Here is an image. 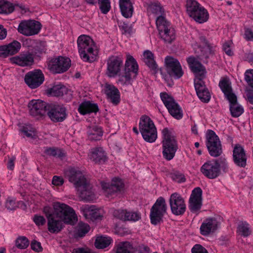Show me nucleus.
<instances>
[{
	"label": "nucleus",
	"instance_id": "25",
	"mask_svg": "<svg viewBox=\"0 0 253 253\" xmlns=\"http://www.w3.org/2000/svg\"><path fill=\"white\" fill-rule=\"evenodd\" d=\"M105 93L107 98L114 105L118 104L121 100L120 93L114 85L106 84L104 87Z\"/></svg>",
	"mask_w": 253,
	"mask_h": 253
},
{
	"label": "nucleus",
	"instance_id": "36",
	"mask_svg": "<svg viewBox=\"0 0 253 253\" xmlns=\"http://www.w3.org/2000/svg\"><path fill=\"white\" fill-rule=\"evenodd\" d=\"M84 214L86 218H90L92 220L99 219L101 216L99 210L94 205L85 206L84 210Z\"/></svg>",
	"mask_w": 253,
	"mask_h": 253
},
{
	"label": "nucleus",
	"instance_id": "40",
	"mask_svg": "<svg viewBox=\"0 0 253 253\" xmlns=\"http://www.w3.org/2000/svg\"><path fill=\"white\" fill-rule=\"evenodd\" d=\"M20 132L23 136L28 138H34L36 136V130L31 125H25L20 128Z\"/></svg>",
	"mask_w": 253,
	"mask_h": 253
},
{
	"label": "nucleus",
	"instance_id": "60",
	"mask_svg": "<svg viewBox=\"0 0 253 253\" xmlns=\"http://www.w3.org/2000/svg\"><path fill=\"white\" fill-rule=\"evenodd\" d=\"M192 253H208L207 250L200 244H196L191 250Z\"/></svg>",
	"mask_w": 253,
	"mask_h": 253
},
{
	"label": "nucleus",
	"instance_id": "39",
	"mask_svg": "<svg viewBox=\"0 0 253 253\" xmlns=\"http://www.w3.org/2000/svg\"><path fill=\"white\" fill-rule=\"evenodd\" d=\"M132 245L128 242L118 243L116 246V253H133Z\"/></svg>",
	"mask_w": 253,
	"mask_h": 253
},
{
	"label": "nucleus",
	"instance_id": "30",
	"mask_svg": "<svg viewBox=\"0 0 253 253\" xmlns=\"http://www.w3.org/2000/svg\"><path fill=\"white\" fill-rule=\"evenodd\" d=\"M142 59L153 74H156L158 72V66L154 59V55L151 51L149 50L144 51Z\"/></svg>",
	"mask_w": 253,
	"mask_h": 253
},
{
	"label": "nucleus",
	"instance_id": "28",
	"mask_svg": "<svg viewBox=\"0 0 253 253\" xmlns=\"http://www.w3.org/2000/svg\"><path fill=\"white\" fill-rule=\"evenodd\" d=\"M89 158L95 163H104L107 159L106 153L102 148H95L91 150Z\"/></svg>",
	"mask_w": 253,
	"mask_h": 253
},
{
	"label": "nucleus",
	"instance_id": "4",
	"mask_svg": "<svg viewBox=\"0 0 253 253\" xmlns=\"http://www.w3.org/2000/svg\"><path fill=\"white\" fill-rule=\"evenodd\" d=\"M156 24L160 37L166 44H171L175 40V31L164 16H158Z\"/></svg>",
	"mask_w": 253,
	"mask_h": 253
},
{
	"label": "nucleus",
	"instance_id": "46",
	"mask_svg": "<svg viewBox=\"0 0 253 253\" xmlns=\"http://www.w3.org/2000/svg\"><path fill=\"white\" fill-rule=\"evenodd\" d=\"M238 232L243 237H248L251 233L249 224L246 222L240 223L237 228Z\"/></svg>",
	"mask_w": 253,
	"mask_h": 253
},
{
	"label": "nucleus",
	"instance_id": "38",
	"mask_svg": "<svg viewBox=\"0 0 253 253\" xmlns=\"http://www.w3.org/2000/svg\"><path fill=\"white\" fill-rule=\"evenodd\" d=\"M219 86L227 99L230 98V96H232V95H235L232 92L231 83L227 78L221 80L219 83Z\"/></svg>",
	"mask_w": 253,
	"mask_h": 253
},
{
	"label": "nucleus",
	"instance_id": "57",
	"mask_svg": "<svg viewBox=\"0 0 253 253\" xmlns=\"http://www.w3.org/2000/svg\"><path fill=\"white\" fill-rule=\"evenodd\" d=\"M120 27L124 31V33L125 34H131L135 31L131 24H128L125 22Z\"/></svg>",
	"mask_w": 253,
	"mask_h": 253
},
{
	"label": "nucleus",
	"instance_id": "31",
	"mask_svg": "<svg viewBox=\"0 0 253 253\" xmlns=\"http://www.w3.org/2000/svg\"><path fill=\"white\" fill-rule=\"evenodd\" d=\"M154 128H156V127L150 117L146 115L141 117L139 123V129L141 134Z\"/></svg>",
	"mask_w": 253,
	"mask_h": 253
},
{
	"label": "nucleus",
	"instance_id": "7",
	"mask_svg": "<svg viewBox=\"0 0 253 253\" xmlns=\"http://www.w3.org/2000/svg\"><path fill=\"white\" fill-rule=\"evenodd\" d=\"M206 146L210 155L213 157H217L222 153L221 141L218 136L212 130H208L206 134Z\"/></svg>",
	"mask_w": 253,
	"mask_h": 253
},
{
	"label": "nucleus",
	"instance_id": "47",
	"mask_svg": "<svg viewBox=\"0 0 253 253\" xmlns=\"http://www.w3.org/2000/svg\"><path fill=\"white\" fill-rule=\"evenodd\" d=\"M45 153L49 156H52L58 158H62L64 156V154L63 151L58 148H48L45 150Z\"/></svg>",
	"mask_w": 253,
	"mask_h": 253
},
{
	"label": "nucleus",
	"instance_id": "22",
	"mask_svg": "<svg viewBox=\"0 0 253 253\" xmlns=\"http://www.w3.org/2000/svg\"><path fill=\"white\" fill-rule=\"evenodd\" d=\"M219 226V222L215 218H208L204 220L200 228V233L205 236L214 232Z\"/></svg>",
	"mask_w": 253,
	"mask_h": 253
},
{
	"label": "nucleus",
	"instance_id": "42",
	"mask_svg": "<svg viewBox=\"0 0 253 253\" xmlns=\"http://www.w3.org/2000/svg\"><path fill=\"white\" fill-rule=\"evenodd\" d=\"M112 239L109 237L100 236L96 239L95 246L98 249H104L108 247L111 243Z\"/></svg>",
	"mask_w": 253,
	"mask_h": 253
},
{
	"label": "nucleus",
	"instance_id": "35",
	"mask_svg": "<svg viewBox=\"0 0 253 253\" xmlns=\"http://www.w3.org/2000/svg\"><path fill=\"white\" fill-rule=\"evenodd\" d=\"M88 138L91 140H100L103 134V131L101 127L92 126H88L87 130Z\"/></svg>",
	"mask_w": 253,
	"mask_h": 253
},
{
	"label": "nucleus",
	"instance_id": "26",
	"mask_svg": "<svg viewBox=\"0 0 253 253\" xmlns=\"http://www.w3.org/2000/svg\"><path fill=\"white\" fill-rule=\"evenodd\" d=\"M187 61L192 72L195 75V78H205L206 70L204 66L195 58L189 57L187 58Z\"/></svg>",
	"mask_w": 253,
	"mask_h": 253
},
{
	"label": "nucleus",
	"instance_id": "45",
	"mask_svg": "<svg viewBox=\"0 0 253 253\" xmlns=\"http://www.w3.org/2000/svg\"><path fill=\"white\" fill-rule=\"evenodd\" d=\"M67 91V88L65 86L57 84L50 88V93L55 96H61L66 93Z\"/></svg>",
	"mask_w": 253,
	"mask_h": 253
},
{
	"label": "nucleus",
	"instance_id": "41",
	"mask_svg": "<svg viewBox=\"0 0 253 253\" xmlns=\"http://www.w3.org/2000/svg\"><path fill=\"white\" fill-rule=\"evenodd\" d=\"M147 11L149 13L154 14L159 16H163L164 9L159 3L154 2L150 4L148 7Z\"/></svg>",
	"mask_w": 253,
	"mask_h": 253
},
{
	"label": "nucleus",
	"instance_id": "44",
	"mask_svg": "<svg viewBox=\"0 0 253 253\" xmlns=\"http://www.w3.org/2000/svg\"><path fill=\"white\" fill-rule=\"evenodd\" d=\"M14 9L13 4L5 0H0V14H8L13 11Z\"/></svg>",
	"mask_w": 253,
	"mask_h": 253
},
{
	"label": "nucleus",
	"instance_id": "18",
	"mask_svg": "<svg viewBox=\"0 0 253 253\" xmlns=\"http://www.w3.org/2000/svg\"><path fill=\"white\" fill-rule=\"evenodd\" d=\"M66 175L70 182L73 183L75 188L78 189L82 187L83 184H86L87 181L84 174L79 169L72 168L66 172Z\"/></svg>",
	"mask_w": 253,
	"mask_h": 253
},
{
	"label": "nucleus",
	"instance_id": "10",
	"mask_svg": "<svg viewBox=\"0 0 253 253\" xmlns=\"http://www.w3.org/2000/svg\"><path fill=\"white\" fill-rule=\"evenodd\" d=\"M160 97L172 117L176 119L182 118V111L171 96L166 92H162L160 94Z\"/></svg>",
	"mask_w": 253,
	"mask_h": 253
},
{
	"label": "nucleus",
	"instance_id": "52",
	"mask_svg": "<svg viewBox=\"0 0 253 253\" xmlns=\"http://www.w3.org/2000/svg\"><path fill=\"white\" fill-rule=\"evenodd\" d=\"M29 244L28 240L25 237H20L15 241L16 246L20 249L26 248Z\"/></svg>",
	"mask_w": 253,
	"mask_h": 253
},
{
	"label": "nucleus",
	"instance_id": "32",
	"mask_svg": "<svg viewBox=\"0 0 253 253\" xmlns=\"http://www.w3.org/2000/svg\"><path fill=\"white\" fill-rule=\"evenodd\" d=\"M230 98L227 99L230 102V110L231 115L234 117H238L244 112L243 108L237 102L236 95H232Z\"/></svg>",
	"mask_w": 253,
	"mask_h": 253
},
{
	"label": "nucleus",
	"instance_id": "61",
	"mask_svg": "<svg viewBox=\"0 0 253 253\" xmlns=\"http://www.w3.org/2000/svg\"><path fill=\"white\" fill-rule=\"evenodd\" d=\"M33 220L37 226H42L45 223V219L43 216L35 215L33 217Z\"/></svg>",
	"mask_w": 253,
	"mask_h": 253
},
{
	"label": "nucleus",
	"instance_id": "27",
	"mask_svg": "<svg viewBox=\"0 0 253 253\" xmlns=\"http://www.w3.org/2000/svg\"><path fill=\"white\" fill-rule=\"evenodd\" d=\"M78 194L82 200L85 201H92L95 199L94 192L92 190L91 186L86 182L83 184L82 187L77 189Z\"/></svg>",
	"mask_w": 253,
	"mask_h": 253
},
{
	"label": "nucleus",
	"instance_id": "6",
	"mask_svg": "<svg viewBox=\"0 0 253 253\" xmlns=\"http://www.w3.org/2000/svg\"><path fill=\"white\" fill-rule=\"evenodd\" d=\"M167 206L165 199L159 197L150 210V217L153 225H157L163 220L164 215L167 213Z\"/></svg>",
	"mask_w": 253,
	"mask_h": 253
},
{
	"label": "nucleus",
	"instance_id": "50",
	"mask_svg": "<svg viewBox=\"0 0 253 253\" xmlns=\"http://www.w3.org/2000/svg\"><path fill=\"white\" fill-rule=\"evenodd\" d=\"M204 79V78L195 79L194 85L196 92H199V91L200 92L202 91H205V90H208L206 87L204 82L203 81Z\"/></svg>",
	"mask_w": 253,
	"mask_h": 253
},
{
	"label": "nucleus",
	"instance_id": "59",
	"mask_svg": "<svg viewBox=\"0 0 253 253\" xmlns=\"http://www.w3.org/2000/svg\"><path fill=\"white\" fill-rule=\"evenodd\" d=\"M172 179L177 182H183L185 181L184 175L179 172H174L171 174Z\"/></svg>",
	"mask_w": 253,
	"mask_h": 253
},
{
	"label": "nucleus",
	"instance_id": "14",
	"mask_svg": "<svg viewBox=\"0 0 253 253\" xmlns=\"http://www.w3.org/2000/svg\"><path fill=\"white\" fill-rule=\"evenodd\" d=\"M69 58L59 56L51 59L48 63V69L54 73H62L66 72L71 65Z\"/></svg>",
	"mask_w": 253,
	"mask_h": 253
},
{
	"label": "nucleus",
	"instance_id": "17",
	"mask_svg": "<svg viewBox=\"0 0 253 253\" xmlns=\"http://www.w3.org/2000/svg\"><path fill=\"white\" fill-rule=\"evenodd\" d=\"M123 60L118 56H112L107 62L106 75L110 78L115 77L119 75L123 68Z\"/></svg>",
	"mask_w": 253,
	"mask_h": 253
},
{
	"label": "nucleus",
	"instance_id": "56",
	"mask_svg": "<svg viewBox=\"0 0 253 253\" xmlns=\"http://www.w3.org/2000/svg\"><path fill=\"white\" fill-rule=\"evenodd\" d=\"M245 80L248 84L253 88V69L247 70L245 73Z\"/></svg>",
	"mask_w": 253,
	"mask_h": 253
},
{
	"label": "nucleus",
	"instance_id": "11",
	"mask_svg": "<svg viewBox=\"0 0 253 253\" xmlns=\"http://www.w3.org/2000/svg\"><path fill=\"white\" fill-rule=\"evenodd\" d=\"M165 64L167 73L169 77L178 79L183 76V71L177 59L168 56L165 58Z\"/></svg>",
	"mask_w": 253,
	"mask_h": 253
},
{
	"label": "nucleus",
	"instance_id": "1",
	"mask_svg": "<svg viewBox=\"0 0 253 253\" xmlns=\"http://www.w3.org/2000/svg\"><path fill=\"white\" fill-rule=\"evenodd\" d=\"M77 44L80 56L84 61L92 62L95 60L98 51L95 42L89 36H79Z\"/></svg>",
	"mask_w": 253,
	"mask_h": 253
},
{
	"label": "nucleus",
	"instance_id": "62",
	"mask_svg": "<svg viewBox=\"0 0 253 253\" xmlns=\"http://www.w3.org/2000/svg\"><path fill=\"white\" fill-rule=\"evenodd\" d=\"M5 207L8 210H14L17 207L15 201L10 198H8L6 202Z\"/></svg>",
	"mask_w": 253,
	"mask_h": 253
},
{
	"label": "nucleus",
	"instance_id": "64",
	"mask_svg": "<svg viewBox=\"0 0 253 253\" xmlns=\"http://www.w3.org/2000/svg\"><path fill=\"white\" fill-rule=\"evenodd\" d=\"M31 247L33 250L37 252H41L42 250L41 243L36 241L32 242L31 244Z\"/></svg>",
	"mask_w": 253,
	"mask_h": 253
},
{
	"label": "nucleus",
	"instance_id": "24",
	"mask_svg": "<svg viewBox=\"0 0 253 253\" xmlns=\"http://www.w3.org/2000/svg\"><path fill=\"white\" fill-rule=\"evenodd\" d=\"M233 159L238 166L244 168L247 164V157L243 147L240 144L235 145L233 151Z\"/></svg>",
	"mask_w": 253,
	"mask_h": 253
},
{
	"label": "nucleus",
	"instance_id": "37",
	"mask_svg": "<svg viewBox=\"0 0 253 253\" xmlns=\"http://www.w3.org/2000/svg\"><path fill=\"white\" fill-rule=\"evenodd\" d=\"M79 112L83 114L96 112L98 110V106L96 104H93L89 101H85L82 103L78 109Z\"/></svg>",
	"mask_w": 253,
	"mask_h": 253
},
{
	"label": "nucleus",
	"instance_id": "34",
	"mask_svg": "<svg viewBox=\"0 0 253 253\" xmlns=\"http://www.w3.org/2000/svg\"><path fill=\"white\" fill-rule=\"evenodd\" d=\"M138 65L134 58L130 55H126L125 63V71L130 72L136 76L138 70Z\"/></svg>",
	"mask_w": 253,
	"mask_h": 253
},
{
	"label": "nucleus",
	"instance_id": "15",
	"mask_svg": "<svg viewBox=\"0 0 253 253\" xmlns=\"http://www.w3.org/2000/svg\"><path fill=\"white\" fill-rule=\"evenodd\" d=\"M200 171L204 176L208 178H216L220 173L218 160H212L206 162L201 167Z\"/></svg>",
	"mask_w": 253,
	"mask_h": 253
},
{
	"label": "nucleus",
	"instance_id": "29",
	"mask_svg": "<svg viewBox=\"0 0 253 253\" xmlns=\"http://www.w3.org/2000/svg\"><path fill=\"white\" fill-rule=\"evenodd\" d=\"M11 61L19 66L24 67L31 65L34 62V58L32 54L27 53L12 57Z\"/></svg>",
	"mask_w": 253,
	"mask_h": 253
},
{
	"label": "nucleus",
	"instance_id": "9",
	"mask_svg": "<svg viewBox=\"0 0 253 253\" xmlns=\"http://www.w3.org/2000/svg\"><path fill=\"white\" fill-rule=\"evenodd\" d=\"M41 27V24L39 21L34 20H22L19 24L17 30L20 34L30 37L38 34Z\"/></svg>",
	"mask_w": 253,
	"mask_h": 253
},
{
	"label": "nucleus",
	"instance_id": "20",
	"mask_svg": "<svg viewBox=\"0 0 253 253\" xmlns=\"http://www.w3.org/2000/svg\"><path fill=\"white\" fill-rule=\"evenodd\" d=\"M48 109V116L53 122H61L67 117L66 109L62 105H53Z\"/></svg>",
	"mask_w": 253,
	"mask_h": 253
},
{
	"label": "nucleus",
	"instance_id": "55",
	"mask_svg": "<svg viewBox=\"0 0 253 253\" xmlns=\"http://www.w3.org/2000/svg\"><path fill=\"white\" fill-rule=\"evenodd\" d=\"M199 99L203 102H208L211 98V95L208 90H205V91H199L196 92Z\"/></svg>",
	"mask_w": 253,
	"mask_h": 253
},
{
	"label": "nucleus",
	"instance_id": "21",
	"mask_svg": "<svg viewBox=\"0 0 253 253\" xmlns=\"http://www.w3.org/2000/svg\"><path fill=\"white\" fill-rule=\"evenodd\" d=\"M202 190L200 187L194 189L189 201V208L191 212L199 211L202 206Z\"/></svg>",
	"mask_w": 253,
	"mask_h": 253
},
{
	"label": "nucleus",
	"instance_id": "48",
	"mask_svg": "<svg viewBox=\"0 0 253 253\" xmlns=\"http://www.w3.org/2000/svg\"><path fill=\"white\" fill-rule=\"evenodd\" d=\"M126 221L136 222L141 218V214L138 212L126 211Z\"/></svg>",
	"mask_w": 253,
	"mask_h": 253
},
{
	"label": "nucleus",
	"instance_id": "53",
	"mask_svg": "<svg viewBox=\"0 0 253 253\" xmlns=\"http://www.w3.org/2000/svg\"><path fill=\"white\" fill-rule=\"evenodd\" d=\"M132 73L126 72L125 75L120 76L118 82L122 85L128 84L130 83Z\"/></svg>",
	"mask_w": 253,
	"mask_h": 253
},
{
	"label": "nucleus",
	"instance_id": "16",
	"mask_svg": "<svg viewBox=\"0 0 253 253\" xmlns=\"http://www.w3.org/2000/svg\"><path fill=\"white\" fill-rule=\"evenodd\" d=\"M44 80V75L40 69H36L28 72L24 77L25 83L32 89L36 88L41 85Z\"/></svg>",
	"mask_w": 253,
	"mask_h": 253
},
{
	"label": "nucleus",
	"instance_id": "3",
	"mask_svg": "<svg viewBox=\"0 0 253 253\" xmlns=\"http://www.w3.org/2000/svg\"><path fill=\"white\" fill-rule=\"evenodd\" d=\"M51 213L64 220V223L74 224L77 219L75 211L68 205L56 202L52 204V208L50 207Z\"/></svg>",
	"mask_w": 253,
	"mask_h": 253
},
{
	"label": "nucleus",
	"instance_id": "58",
	"mask_svg": "<svg viewBox=\"0 0 253 253\" xmlns=\"http://www.w3.org/2000/svg\"><path fill=\"white\" fill-rule=\"evenodd\" d=\"M126 210H117L113 212V215L121 220L126 221Z\"/></svg>",
	"mask_w": 253,
	"mask_h": 253
},
{
	"label": "nucleus",
	"instance_id": "19",
	"mask_svg": "<svg viewBox=\"0 0 253 253\" xmlns=\"http://www.w3.org/2000/svg\"><path fill=\"white\" fill-rule=\"evenodd\" d=\"M28 107L30 115L39 118L45 114L48 106L46 102L41 100H32L29 102Z\"/></svg>",
	"mask_w": 253,
	"mask_h": 253
},
{
	"label": "nucleus",
	"instance_id": "23",
	"mask_svg": "<svg viewBox=\"0 0 253 253\" xmlns=\"http://www.w3.org/2000/svg\"><path fill=\"white\" fill-rule=\"evenodd\" d=\"M21 45L17 41H13L8 44L0 46V57L6 58L18 53Z\"/></svg>",
	"mask_w": 253,
	"mask_h": 253
},
{
	"label": "nucleus",
	"instance_id": "12",
	"mask_svg": "<svg viewBox=\"0 0 253 253\" xmlns=\"http://www.w3.org/2000/svg\"><path fill=\"white\" fill-rule=\"evenodd\" d=\"M43 211L47 219L48 231L51 233H59L63 228L64 220L52 214L49 207H45Z\"/></svg>",
	"mask_w": 253,
	"mask_h": 253
},
{
	"label": "nucleus",
	"instance_id": "2",
	"mask_svg": "<svg viewBox=\"0 0 253 253\" xmlns=\"http://www.w3.org/2000/svg\"><path fill=\"white\" fill-rule=\"evenodd\" d=\"M162 133L163 155L166 160L170 161L175 156L178 149L177 143L174 136L168 128H164L162 130Z\"/></svg>",
	"mask_w": 253,
	"mask_h": 253
},
{
	"label": "nucleus",
	"instance_id": "8",
	"mask_svg": "<svg viewBox=\"0 0 253 253\" xmlns=\"http://www.w3.org/2000/svg\"><path fill=\"white\" fill-rule=\"evenodd\" d=\"M101 186L108 198H114L121 194L124 190V183L121 179L115 177L111 183L102 182Z\"/></svg>",
	"mask_w": 253,
	"mask_h": 253
},
{
	"label": "nucleus",
	"instance_id": "5",
	"mask_svg": "<svg viewBox=\"0 0 253 253\" xmlns=\"http://www.w3.org/2000/svg\"><path fill=\"white\" fill-rule=\"evenodd\" d=\"M186 7L187 14L196 22L203 23L208 21V11L196 0H187Z\"/></svg>",
	"mask_w": 253,
	"mask_h": 253
},
{
	"label": "nucleus",
	"instance_id": "13",
	"mask_svg": "<svg viewBox=\"0 0 253 253\" xmlns=\"http://www.w3.org/2000/svg\"><path fill=\"white\" fill-rule=\"evenodd\" d=\"M169 204L172 214L175 215H183L186 209L184 199L178 193H172L169 198Z\"/></svg>",
	"mask_w": 253,
	"mask_h": 253
},
{
	"label": "nucleus",
	"instance_id": "33",
	"mask_svg": "<svg viewBox=\"0 0 253 253\" xmlns=\"http://www.w3.org/2000/svg\"><path fill=\"white\" fill-rule=\"evenodd\" d=\"M119 5L122 15L126 18L132 16L133 9L130 0H120Z\"/></svg>",
	"mask_w": 253,
	"mask_h": 253
},
{
	"label": "nucleus",
	"instance_id": "54",
	"mask_svg": "<svg viewBox=\"0 0 253 253\" xmlns=\"http://www.w3.org/2000/svg\"><path fill=\"white\" fill-rule=\"evenodd\" d=\"M89 226L86 223H80L79 224L78 234L80 237L85 235L89 230Z\"/></svg>",
	"mask_w": 253,
	"mask_h": 253
},
{
	"label": "nucleus",
	"instance_id": "49",
	"mask_svg": "<svg viewBox=\"0 0 253 253\" xmlns=\"http://www.w3.org/2000/svg\"><path fill=\"white\" fill-rule=\"evenodd\" d=\"M98 3L101 12L107 14L111 8L110 0H98Z\"/></svg>",
	"mask_w": 253,
	"mask_h": 253
},
{
	"label": "nucleus",
	"instance_id": "51",
	"mask_svg": "<svg viewBox=\"0 0 253 253\" xmlns=\"http://www.w3.org/2000/svg\"><path fill=\"white\" fill-rule=\"evenodd\" d=\"M200 41L203 42L205 44V46L204 48L208 51V53H206L205 55L204 54V55L207 57L208 56V53L211 54L213 52V51L214 50V49L215 48V46L214 45L212 44H211L209 43L205 37L202 36L200 37Z\"/></svg>",
	"mask_w": 253,
	"mask_h": 253
},
{
	"label": "nucleus",
	"instance_id": "43",
	"mask_svg": "<svg viewBox=\"0 0 253 253\" xmlns=\"http://www.w3.org/2000/svg\"><path fill=\"white\" fill-rule=\"evenodd\" d=\"M142 136L144 140L149 143L154 142L158 137L157 128L154 129H150V130L146 132L141 133Z\"/></svg>",
	"mask_w": 253,
	"mask_h": 253
},
{
	"label": "nucleus",
	"instance_id": "63",
	"mask_svg": "<svg viewBox=\"0 0 253 253\" xmlns=\"http://www.w3.org/2000/svg\"><path fill=\"white\" fill-rule=\"evenodd\" d=\"M244 37L247 41H253V30L250 28L245 29Z\"/></svg>",
	"mask_w": 253,
	"mask_h": 253
}]
</instances>
